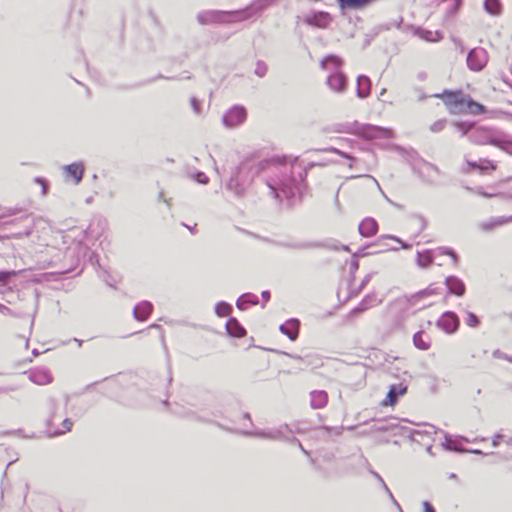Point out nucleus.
Segmentation results:
<instances>
[{"instance_id": "nucleus-39", "label": "nucleus", "mask_w": 512, "mask_h": 512, "mask_svg": "<svg viewBox=\"0 0 512 512\" xmlns=\"http://www.w3.org/2000/svg\"><path fill=\"white\" fill-rule=\"evenodd\" d=\"M438 251L441 255H448L452 258V261L454 263V265H457L458 262H459V257L458 255L456 254V252L449 248V247H440L438 248Z\"/></svg>"}, {"instance_id": "nucleus-29", "label": "nucleus", "mask_w": 512, "mask_h": 512, "mask_svg": "<svg viewBox=\"0 0 512 512\" xmlns=\"http://www.w3.org/2000/svg\"><path fill=\"white\" fill-rule=\"evenodd\" d=\"M259 298L253 293H244L236 301V306L239 310H245L248 305H257Z\"/></svg>"}, {"instance_id": "nucleus-61", "label": "nucleus", "mask_w": 512, "mask_h": 512, "mask_svg": "<svg viewBox=\"0 0 512 512\" xmlns=\"http://www.w3.org/2000/svg\"><path fill=\"white\" fill-rule=\"evenodd\" d=\"M364 250H365V248H364V247H363V248H360L357 252H355V253L353 254V256H352V257H353V258L358 259V257L366 255V253L364 252Z\"/></svg>"}, {"instance_id": "nucleus-43", "label": "nucleus", "mask_w": 512, "mask_h": 512, "mask_svg": "<svg viewBox=\"0 0 512 512\" xmlns=\"http://www.w3.org/2000/svg\"><path fill=\"white\" fill-rule=\"evenodd\" d=\"M34 181H35V183L40 185L42 195L45 196L48 193V189H49L48 181L43 177H36L34 179Z\"/></svg>"}, {"instance_id": "nucleus-45", "label": "nucleus", "mask_w": 512, "mask_h": 512, "mask_svg": "<svg viewBox=\"0 0 512 512\" xmlns=\"http://www.w3.org/2000/svg\"><path fill=\"white\" fill-rule=\"evenodd\" d=\"M466 324L468 326H470V327H476V326L479 325V319H478V317L474 313L468 311L467 312Z\"/></svg>"}, {"instance_id": "nucleus-62", "label": "nucleus", "mask_w": 512, "mask_h": 512, "mask_svg": "<svg viewBox=\"0 0 512 512\" xmlns=\"http://www.w3.org/2000/svg\"><path fill=\"white\" fill-rule=\"evenodd\" d=\"M261 296L264 299V301L267 302V301H269L271 294L268 290H265V291H262Z\"/></svg>"}, {"instance_id": "nucleus-34", "label": "nucleus", "mask_w": 512, "mask_h": 512, "mask_svg": "<svg viewBox=\"0 0 512 512\" xmlns=\"http://www.w3.org/2000/svg\"><path fill=\"white\" fill-rule=\"evenodd\" d=\"M232 309L233 308L231 304L225 301H220L215 305V314L218 317H226L232 312Z\"/></svg>"}, {"instance_id": "nucleus-26", "label": "nucleus", "mask_w": 512, "mask_h": 512, "mask_svg": "<svg viewBox=\"0 0 512 512\" xmlns=\"http://www.w3.org/2000/svg\"><path fill=\"white\" fill-rule=\"evenodd\" d=\"M293 358L303 362L307 367H310L311 369H316L323 365V360L318 354H308L305 357L296 355L293 356Z\"/></svg>"}, {"instance_id": "nucleus-27", "label": "nucleus", "mask_w": 512, "mask_h": 512, "mask_svg": "<svg viewBox=\"0 0 512 512\" xmlns=\"http://www.w3.org/2000/svg\"><path fill=\"white\" fill-rule=\"evenodd\" d=\"M245 434L249 435V436L271 439V440L285 439V436L283 435L281 430H274V431L256 430L254 432H245Z\"/></svg>"}, {"instance_id": "nucleus-28", "label": "nucleus", "mask_w": 512, "mask_h": 512, "mask_svg": "<svg viewBox=\"0 0 512 512\" xmlns=\"http://www.w3.org/2000/svg\"><path fill=\"white\" fill-rule=\"evenodd\" d=\"M483 9L491 16H500L503 11L501 0H484Z\"/></svg>"}, {"instance_id": "nucleus-37", "label": "nucleus", "mask_w": 512, "mask_h": 512, "mask_svg": "<svg viewBox=\"0 0 512 512\" xmlns=\"http://www.w3.org/2000/svg\"><path fill=\"white\" fill-rule=\"evenodd\" d=\"M508 222H512V216L500 217V218L496 219L494 222L484 223V224H482V228L484 230H489V229L493 228L494 226L502 225V224H505Z\"/></svg>"}, {"instance_id": "nucleus-47", "label": "nucleus", "mask_w": 512, "mask_h": 512, "mask_svg": "<svg viewBox=\"0 0 512 512\" xmlns=\"http://www.w3.org/2000/svg\"><path fill=\"white\" fill-rule=\"evenodd\" d=\"M47 403H48V408L50 410V418L48 420V423H50L51 420L55 416V412L57 410V402H56V400L54 398H49Z\"/></svg>"}, {"instance_id": "nucleus-59", "label": "nucleus", "mask_w": 512, "mask_h": 512, "mask_svg": "<svg viewBox=\"0 0 512 512\" xmlns=\"http://www.w3.org/2000/svg\"><path fill=\"white\" fill-rule=\"evenodd\" d=\"M358 268H359L358 259L352 257V260H351V263H350L351 271L355 272Z\"/></svg>"}, {"instance_id": "nucleus-54", "label": "nucleus", "mask_w": 512, "mask_h": 512, "mask_svg": "<svg viewBox=\"0 0 512 512\" xmlns=\"http://www.w3.org/2000/svg\"><path fill=\"white\" fill-rule=\"evenodd\" d=\"M195 180L200 184H207L209 182V178L204 172H197L195 174Z\"/></svg>"}, {"instance_id": "nucleus-41", "label": "nucleus", "mask_w": 512, "mask_h": 512, "mask_svg": "<svg viewBox=\"0 0 512 512\" xmlns=\"http://www.w3.org/2000/svg\"><path fill=\"white\" fill-rule=\"evenodd\" d=\"M18 274L15 270H3L0 271V283L2 285H6L11 277L16 276Z\"/></svg>"}, {"instance_id": "nucleus-36", "label": "nucleus", "mask_w": 512, "mask_h": 512, "mask_svg": "<svg viewBox=\"0 0 512 512\" xmlns=\"http://www.w3.org/2000/svg\"><path fill=\"white\" fill-rule=\"evenodd\" d=\"M446 450L463 452L465 451L456 441H452L448 434H445V442L442 444Z\"/></svg>"}, {"instance_id": "nucleus-32", "label": "nucleus", "mask_w": 512, "mask_h": 512, "mask_svg": "<svg viewBox=\"0 0 512 512\" xmlns=\"http://www.w3.org/2000/svg\"><path fill=\"white\" fill-rule=\"evenodd\" d=\"M424 332L418 331L413 336V344L416 348L426 351L430 348V339H424Z\"/></svg>"}, {"instance_id": "nucleus-17", "label": "nucleus", "mask_w": 512, "mask_h": 512, "mask_svg": "<svg viewBox=\"0 0 512 512\" xmlns=\"http://www.w3.org/2000/svg\"><path fill=\"white\" fill-rule=\"evenodd\" d=\"M63 172L66 177H71L75 184H79L84 175V165L80 162H74L63 166Z\"/></svg>"}, {"instance_id": "nucleus-4", "label": "nucleus", "mask_w": 512, "mask_h": 512, "mask_svg": "<svg viewBox=\"0 0 512 512\" xmlns=\"http://www.w3.org/2000/svg\"><path fill=\"white\" fill-rule=\"evenodd\" d=\"M322 69L330 70L326 78L328 88L338 94H343L347 90L348 79L342 71V59L336 55H327L320 63Z\"/></svg>"}, {"instance_id": "nucleus-56", "label": "nucleus", "mask_w": 512, "mask_h": 512, "mask_svg": "<svg viewBox=\"0 0 512 512\" xmlns=\"http://www.w3.org/2000/svg\"><path fill=\"white\" fill-rule=\"evenodd\" d=\"M184 416L192 418V419H196V420H199V421H204V422H208L209 421L208 419H205V418H202V417H198L194 412H186L184 414Z\"/></svg>"}, {"instance_id": "nucleus-16", "label": "nucleus", "mask_w": 512, "mask_h": 512, "mask_svg": "<svg viewBox=\"0 0 512 512\" xmlns=\"http://www.w3.org/2000/svg\"><path fill=\"white\" fill-rule=\"evenodd\" d=\"M407 392V385L404 383L392 384L389 387L386 398L383 400L382 405L393 406L397 403L398 398Z\"/></svg>"}, {"instance_id": "nucleus-21", "label": "nucleus", "mask_w": 512, "mask_h": 512, "mask_svg": "<svg viewBox=\"0 0 512 512\" xmlns=\"http://www.w3.org/2000/svg\"><path fill=\"white\" fill-rule=\"evenodd\" d=\"M225 328H226L227 334L230 337L241 338V337L245 336V334H246L245 328L234 317H230L227 320Z\"/></svg>"}, {"instance_id": "nucleus-15", "label": "nucleus", "mask_w": 512, "mask_h": 512, "mask_svg": "<svg viewBox=\"0 0 512 512\" xmlns=\"http://www.w3.org/2000/svg\"><path fill=\"white\" fill-rule=\"evenodd\" d=\"M444 284L447 289L448 295H455L457 297H462L466 293V285L462 279L455 275H450L445 278Z\"/></svg>"}, {"instance_id": "nucleus-40", "label": "nucleus", "mask_w": 512, "mask_h": 512, "mask_svg": "<svg viewBox=\"0 0 512 512\" xmlns=\"http://www.w3.org/2000/svg\"><path fill=\"white\" fill-rule=\"evenodd\" d=\"M62 426H63V430H56L53 433H51L50 436H52V437L53 436H59V435H62L64 433H66V432L71 431L73 423H72V421L69 418H66L62 422Z\"/></svg>"}, {"instance_id": "nucleus-14", "label": "nucleus", "mask_w": 512, "mask_h": 512, "mask_svg": "<svg viewBox=\"0 0 512 512\" xmlns=\"http://www.w3.org/2000/svg\"><path fill=\"white\" fill-rule=\"evenodd\" d=\"M459 323V318L456 313L452 311H446L437 320L436 325L444 332L452 334L457 331Z\"/></svg>"}, {"instance_id": "nucleus-9", "label": "nucleus", "mask_w": 512, "mask_h": 512, "mask_svg": "<svg viewBox=\"0 0 512 512\" xmlns=\"http://www.w3.org/2000/svg\"><path fill=\"white\" fill-rule=\"evenodd\" d=\"M278 0H253L251 4L246 6L243 9L235 10L236 17L238 18L239 22L248 20L272 4L276 3Z\"/></svg>"}, {"instance_id": "nucleus-3", "label": "nucleus", "mask_w": 512, "mask_h": 512, "mask_svg": "<svg viewBox=\"0 0 512 512\" xmlns=\"http://www.w3.org/2000/svg\"><path fill=\"white\" fill-rule=\"evenodd\" d=\"M469 139L478 145H493L510 153L512 138L505 132L490 127H474L469 134Z\"/></svg>"}, {"instance_id": "nucleus-53", "label": "nucleus", "mask_w": 512, "mask_h": 512, "mask_svg": "<svg viewBox=\"0 0 512 512\" xmlns=\"http://www.w3.org/2000/svg\"><path fill=\"white\" fill-rule=\"evenodd\" d=\"M368 471L379 482V484L381 485L382 488L387 486L386 482L384 481V479L378 472L374 471L371 468H368Z\"/></svg>"}, {"instance_id": "nucleus-38", "label": "nucleus", "mask_w": 512, "mask_h": 512, "mask_svg": "<svg viewBox=\"0 0 512 512\" xmlns=\"http://www.w3.org/2000/svg\"><path fill=\"white\" fill-rule=\"evenodd\" d=\"M496 167L497 166L493 161L484 159L478 163L477 169L480 170V172L485 173L488 169L496 170Z\"/></svg>"}, {"instance_id": "nucleus-1", "label": "nucleus", "mask_w": 512, "mask_h": 512, "mask_svg": "<svg viewBox=\"0 0 512 512\" xmlns=\"http://www.w3.org/2000/svg\"><path fill=\"white\" fill-rule=\"evenodd\" d=\"M323 165L322 163L310 162L306 167H302L297 159L290 166L279 164L275 166V175L267 179L266 184L274 198L278 200L290 199L301 192L308 169Z\"/></svg>"}, {"instance_id": "nucleus-24", "label": "nucleus", "mask_w": 512, "mask_h": 512, "mask_svg": "<svg viewBox=\"0 0 512 512\" xmlns=\"http://www.w3.org/2000/svg\"><path fill=\"white\" fill-rule=\"evenodd\" d=\"M381 303V300L377 299L375 294H369L366 295L362 301L359 303L358 306H356L351 313L352 314H358L366 311L367 309L374 307Z\"/></svg>"}, {"instance_id": "nucleus-57", "label": "nucleus", "mask_w": 512, "mask_h": 512, "mask_svg": "<svg viewBox=\"0 0 512 512\" xmlns=\"http://www.w3.org/2000/svg\"><path fill=\"white\" fill-rule=\"evenodd\" d=\"M423 512H436V511L430 502L424 501L423 502Z\"/></svg>"}, {"instance_id": "nucleus-19", "label": "nucleus", "mask_w": 512, "mask_h": 512, "mask_svg": "<svg viewBox=\"0 0 512 512\" xmlns=\"http://www.w3.org/2000/svg\"><path fill=\"white\" fill-rule=\"evenodd\" d=\"M358 231L363 237H372L378 231V223L374 218L367 217L360 222Z\"/></svg>"}, {"instance_id": "nucleus-63", "label": "nucleus", "mask_w": 512, "mask_h": 512, "mask_svg": "<svg viewBox=\"0 0 512 512\" xmlns=\"http://www.w3.org/2000/svg\"><path fill=\"white\" fill-rule=\"evenodd\" d=\"M433 33L435 38L433 42L440 41L443 39V34L440 31H435Z\"/></svg>"}, {"instance_id": "nucleus-18", "label": "nucleus", "mask_w": 512, "mask_h": 512, "mask_svg": "<svg viewBox=\"0 0 512 512\" xmlns=\"http://www.w3.org/2000/svg\"><path fill=\"white\" fill-rule=\"evenodd\" d=\"M300 321L296 318L288 319L281 324L279 330L286 335L291 341H295L299 336Z\"/></svg>"}, {"instance_id": "nucleus-44", "label": "nucleus", "mask_w": 512, "mask_h": 512, "mask_svg": "<svg viewBox=\"0 0 512 512\" xmlns=\"http://www.w3.org/2000/svg\"><path fill=\"white\" fill-rule=\"evenodd\" d=\"M254 72L258 77H264L267 73V65L262 61H258Z\"/></svg>"}, {"instance_id": "nucleus-20", "label": "nucleus", "mask_w": 512, "mask_h": 512, "mask_svg": "<svg viewBox=\"0 0 512 512\" xmlns=\"http://www.w3.org/2000/svg\"><path fill=\"white\" fill-rule=\"evenodd\" d=\"M28 378L37 385H46L52 382L53 377L47 369H36L30 371Z\"/></svg>"}, {"instance_id": "nucleus-52", "label": "nucleus", "mask_w": 512, "mask_h": 512, "mask_svg": "<svg viewBox=\"0 0 512 512\" xmlns=\"http://www.w3.org/2000/svg\"><path fill=\"white\" fill-rule=\"evenodd\" d=\"M190 104H191V107H192L193 111L196 114H200V112H201V103L199 102V100L196 97H192L190 99Z\"/></svg>"}, {"instance_id": "nucleus-11", "label": "nucleus", "mask_w": 512, "mask_h": 512, "mask_svg": "<svg viewBox=\"0 0 512 512\" xmlns=\"http://www.w3.org/2000/svg\"><path fill=\"white\" fill-rule=\"evenodd\" d=\"M246 117V109L243 106L235 105L224 113L222 123L225 127L233 128L243 123Z\"/></svg>"}, {"instance_id": "nucleus-22", "label": "nucleus", "mask_w": 512, "mask_h": 512, "mask_svg": "<svg viewBox=\"0 0 512 512\" xmlns=\"http://www.w3.org/2000/svg\"><path fill=\"white\" fill-rule=\"evenodd\" d=\"M153 305L149 301H142L135 305L133 316L137 321H145L151 314Z\"/></svg>"}, {"instance_id": "nucleus-50", "label": "nucleus", "mask_w": 512, "mask_h": 512, "mask_svg": "<svg viewBox=\"0 0 512 512\" xmlns=\"http://www.w3.org/2000/svg\"><path fill=\"white\" fill-rule=\"evenodd\" d=\"M323 151L325 152H332V153H336L338 154L339 156L343 157V158H346V159H350V160H353L352 156L349 155L348 153L346 152H343L337 148H334V147H330V148H326V149H323Z\"/></svg>"}, {"instance_id": "nucleus-31", "label": "nucleus", "mask_w": 512, "mask_h": 512, "mask_svg": "<svg viewBox=\"0 0 512 512\" xmlns=\"http://www.w3.org/2000/svg\"><path fill=\"white\" fill-rule=\"evenodd\" d=\"M339 7L345 9H361L368 5L372 0H337Z\"/></svg>"}, {"instance_id": "nucleus-8", "label": "nucleus", "mask_w": 512, "mask_h": 512, "mask_svg": "<svg viewBox=\"0 0 512 512\" xmlns=\"http://www.w3.org/2000/svg\"><path fill=\"white\" fill-rule=\"evenodd\" d=\"M439 294V288L429 285L416 293L405 296L406 303L410 307H418L419 309L431 306L433 302L430 300L432 296Z\"/></svg>"}, {"instance_id": "nucleus-30", "label": "nucleus", "mask_w": 512, "mask_h": 512, "mask_svg": "<svg viewBox=\"0 0 512 512\" xmlns=\"http://www.w3.org/2000/svg\"><path fill=\"white\" fill-rule=\"evenodd\" d=\"M434 261V256L431 250L418 251L416 255V263L420 268L429 267Z\"/></svg>"}, {"instance_id": "nucleus-42", "label": "nucleus", "mask_w": 512, "mask_h": 512, "mask_svg": "<svg viewBox=\"0 0 512 512\" xmlns=\"http://www.w3.org/2000/svg\"><path fill=\"white\" fill-rule=\"evenodd\" d=\"M416 34L421 38V39H424L426 41H430V42H433L434 41V33L433 31H430V30H426V29H422V28H418L417 31H416Z\"/></svg>"}, {"instance_id": "nucleus-51", "label": "nucleus", "mask_w": 512, "mask_h": 512, "mask_svg": "<svg viewBox=\"0 0 512 512\" xmlns=\"http://www.w3.org/2000/svg\"><path fill=\"white\" fill-rule=\"evenodd\" d=\"M383 490L385 491V493L387 494V496L389 497V499L391 500V502L393 503V505H395L400 512H403L400 504L398 503V501L395 499L394 495L392 494L391 490L389 489L388 486H385L383 488Z\"/></svg>"}, {"instance_id": "nucleus-10", "label": "nucleus", "mask_w": 512, "mask_h": 512, "mask_svg": "<svg viewBox=\"0 0 512 512\" xmlns=\"http://www.w3.org/2000/svg\"><path fill=\"white\" fill-rule=\"evenodd\" d=\"M466 62L471 71L479 72L487 65L488 53L482 47H475L468 52Z\"/></svg>"}, {"instance_id": "nucleus-25", "label": "nucleus", "mask_w": 512, "mask_h": 512, "mask_svg": "<svg viewBox=\"0 0 512 512\" xmlns=\"http://www.w3.org/2000/svg\"><path fill=\"white\" fill-rule=\"evenodd\" d=\"M310 404L311 407L314 409H321L323 408L328 401V395L323 390H315L310 393Z\"/></svg>"}, {"instance_id": "nucleus-55", "label": "nucleus", "mask_w": 512, "mask_h": 512, "mask_svg": "<svg viewBox=\"0 0 512 512\" xmlns=\"http://www.w3.org/2000/svg\"><path fill=\"white\" fill-rule=\"evenodd\" d=\"M291 441L295 444H297V446L299 447V449L302 451L303 454H305L306 456H309L310 453L302 446V443L300 442V440H298L297 438L293 437L291 439Z\"/></svg>"}, {"instance_id": "nucleus-5", "label": "nucleus", "mask_w": 512, "mask_h": 512, "mask_svg": "<svg viewBox=\"0 0 512 512\" xmlns=\"http://www.w3.org/2000/svg\"><path fill=\"white\" fill-rule=\"evenodd\" d=\"M200 25L239 22L234 11L205 10L197 14Z\"/></svg>"}, {"instance_id": "nucleus-6", "label": "nucleus", "mask_w": 512, "mask_h": 512, "mask_svg": "<svg viewBox=\"0 0 512 512\" xmlns=\"http://www.w3.org/2000/svg\"><path fill=\"white\" fill-rule=\"evenodd\" d=\"M352 132L358 137L372 140L376 138L389 139L393 137V131L388 128L355 122L352 126Z\"/></svg>"}, {"instance_id": "nucleus-48", "label": "nucleus", "mask_w": 512, "mask_h": 512, "mask_svg": "<svg viewBox=\"0 0 512 512\" xmlns=\"http://www.w3.org/2000/svg\"><path fill=\"white\" fill-rule=\"evenodd\" d=\"M445 125H446V120L441 119V120H438V121L434 122V123L430 126V130H431L432 132L437 133V132L442 131V130L444 129Z\"/></svg>"}, {"instance_id": "nucleus-23", "label": "nucleus", "mask_w": 512, "mask_h": 512, "mask_svg": "<svg viewBox=\"0 0 512 512\" xmlns=\"http://www.w3.org/2000/svg\"><path fill=\"white\" fill-rule=\"evenodd\" d=\"M371 81L369 77L365 75H359L357 77V89L356 95L358 98L364 99L370 95Z\"/></svg>"}, {"instance_id": "nucleus-12", "label": "nucleus", "mask_w": 512, "mask_h": 512, "mask_svg": "<svg viewBox=\"0 0 512 512\" xmlns=\"http://www.w3.org/2000/svg\"><path fill=\"white\" fill-rule=\"evenodd\" d=\"M413 170L423 182L429 185H434L436 183L435 175L440 174V169L436 165L426 161L414 166Z\"/></svg>"}, {"instance_id": "nucleus-49", "label": "nucleus", "mask_w": 512, "mask_h": 512, "mask_svg": "<svg viewBox=\"0 0 512 512\" xmlns=\"http://www.w3.org/2000/svg\"><path fill=\"white\" fill-rule=\"evenodd\" d=\"M288 246L291 248H294V249H307V248H311V247H317L318 245L314 244V243L299 242V243L290 244Z\"/></svg>"}, {"instance_id": "nucleus-46", "label": "nucleus", "mask_w": 512, "mask_h": 512, "mask_svg": "<svg viewBox=\"0 0 512 512\" xmlns=\"http://www.w3.org/2000/svg\"><path fill=\"white\" fill-rule=\"evenodd\" d=\"M380 238L381 239H391V240H394V241H396L397 243H399L401 245L402 249H409L411 247V244L403 242L399 237L394 236V235H383Z\"/></svg>"}, {"instance_id": "nucleus-33", "label": "nucleus", "mask_w": 512, "mask_h": 512, "mask_svg": "<svg viewBox=\"0 0 512 512\" xmlns=\"http://www.w3.org/2000/svg\"><path fill=\"white\" fill-rule=\"evenodd\" d=\"M469 112L472 114H481L484 112V106L476 101H474L472 98L468 97L466 106H465V112Z\"/></svg>"}, {"instance_id": "nucleus-2", "label": "nucleus", "mask_w": 512, "mask_h": 512, "mask_svg": "<svg viewBox=\"0 0 512 512\" xmlns=\"http://www.w3.org/2000/svg\"><path fill=\"white\" fill-rule=\"evenodd\" d=\"M265 162L255 157L244 159L232 173L226 188L235 196L241 198L245 195L247 187L254 178L264 169Z\"/></svg>"}, {"instance_id": "nucleus-35", "label": "nucleus", "mask_w": 512, "mask_h": 512, "mask_svg": "<svg viewBox=\"0 0 512 512\" xmlns=\"http://www.w3.org/2000/svg\"><path fill=\"white\" fill-rule=\"evenodd\" d=\"M455 128L461 132L462 136L468 135L475 127L474 122L458 121L454 122Z\"/></svg>"}, {"instance_id": "nucleus-60", "label": "nucleus", "mask_w": 512, "mask_h": 512, "mask_svg": "<svg viewBox=\"0 0 512 512\" xmlns=\"http://www.w3.org/2000/svg\"><path fill=\"white\" fill-rule=\"evenodd\" d=\"M371 277L372 275L371 274H367L364 279L362 280L361 282V285H360V289L364 288L368 283L369 281L371 280Z\"/></svg>"}, {"instance_id": "nucleus-58", "label": "nucleus", "mask_w": 512, "mask_h": 512, "mask_svg": "<svg viewBox=\"0 0 512 512\" xmlns=\"http://www.w3.org/2000/svg\"><path fill=\"white\" fill-rule=\"evenodd\" d=\"M502 437H503V436H502L501 434H499V433H498V434H495V435L493 436V438H492V446H493V447H497V446H499V444H500V441H501Z\"/></svg>"}, {"instance_id": "nucleus-13", "label": "nucleus", "mask_w": 512, "mask_h": 512, "mask_svg": "<svg viewBox=\"0 0 512 512\" xmlns=\"http://www.w3.org/2000/svg\"><path fill=\"white\" fill-rule=\"evenodd\" d=\"M304 23L317 28H327L332 22V16L325 11H312L305 15Z\"/></svg>"}, {"instance_id": "nucleus-7", "label": "nucleus", "mask_w": 512, "mask_h": 512, "mask_svg": "<svg viewBox=\"0 0 512 512\" xmlns=\"http://www.w3.org/2000/svg\"><path fill=\"white\" fill-rule=\"evenodd\" d=\"M434 96L441 98L451 113L465 112L467 97L461 90H445L441 94H435Z\"/></svg>"}, {"instance_id": "nucleus-64", "label": "nucleus", "mask_w": 512, "mask_h": 512, "mask_svg": "<svg viewBox=\"0 0 512 512\" xmlns=\"http://www.w3.org/2000/svg\"><path fill=\"white\" fill-rule=\"evenodd\" d=\"M492 355L494 358H502L503 359V355H506V354L497 349V350L493 351Z\"/></svg>"}]
</instances>
